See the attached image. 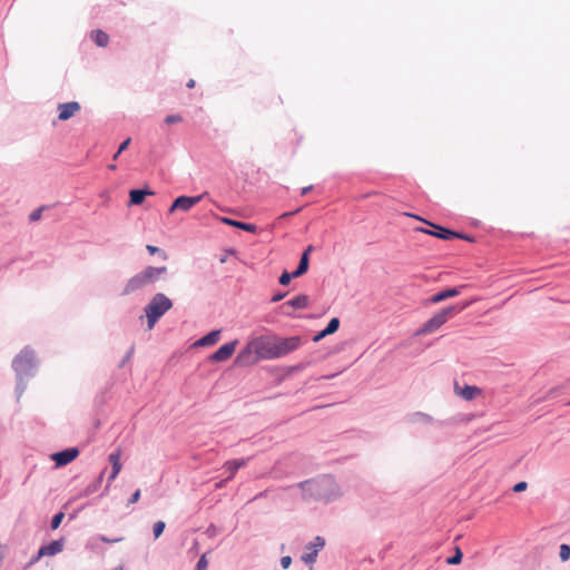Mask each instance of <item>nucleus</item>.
<instances>
[{"instance_id":"8fccbe9b","label":"nucleus","mask_w":570,"mask_h":570,"mask_svg":"<svg viewBox=\"0 0 570 570\" xmlns=\"http://www.w3.org/2000/svg\"><path fill=\"white\" fill-rule=\"evenodd\" d=\"M313 189V186L309 185V186H306L304 188H302V195H306L307 193H309L311 190Z\"/></svg>"},{"instance_id":"4d7b16f0","label":"nucleus","mask_w":570,"mask_h":570,"mask_svg":"<svg viewBox=\"0 0 570 570\" xmlns=\"http://www.w3.org/2000/svg\"><path fill=\"white\" fill-rule=\"evenodd\" d=\"M214 361H223L224 358H220V357H217V358H213Z\"/></svg>"},{"instance_id":"2eb2a0df","label":"nucleus","mask_w":570,"mask_h":570,"mask_svg":"<svg viewBox=\"0 0 570 570\" xmlns=\"http://www.w3.org/2000/svg\"><path fill=\"white\" fill-rule=\"evenodd\" d=\"M65 539L60 538L58 540H53L48 544H43L40 547V556H56L63 550Z\"/></svg>"},{"instance_id":"2f4dec72","label":"nucleus","mask_w":570,"mask_h":570,"mask_svg":"<svg viewBox=\"0 0 570 570\" xmlns=\"http://www.w3.org/2000/svg\"><path fill=\"white\" fill-rule=\"evenodd\" d=\"M165 528H166V524H165V522H164V521H157V522H155V523H154V527H153L154 538H155V539H158V538L163 534V532H164Z\"/></svg>"},{"instance_id":"ea45409f","label":"nucleus","mask_w":570,"mask_h":570,"mask_svg":"<svg viewBox=\"0 0 570 570\" xmlns=\"http://www.w3.org/2000/svg\"><path fill=\"white\" fill-rule=\"evenodd\" d=\"M43 556H40V549L38 550L37 554H35L30 561L28 562L27 567H31L35 563H37Z\"/></svg>"},{"instance_id":"473e14b6","label":"nucleus","mask_w":570,"mask_h":570,"mask_svg":"<svg viewBox=\"0 0 570 570\" xmlns=\"http://www.w3.org/2000/svg\"><path fill=\"white\" fill-rule=\"evenodd\" d=\"M559 557L562 562L568 561L570 559V546L569 544L562 543L560 546Z\"/></svg>"},{"instance_id":"a18cd8bd","label":"nucleus","mask_w":570,"mask_h":570,"mask_svg":"<svg viewBox=\"0 0 570 570\" xmlns=\"http://www.w3.org/2000/svg\"><path fill=\"white\" fill-rule=\"evenodd\" d=\"M116 478H117V475H114L112 473H110V474L108 475V479H107L108 483H107V487H106L105 491H107V490L109 489L110 483H111Z\"/></svg>"},{"instance_id":"a19ab883","label":"nucleus","mask_w":570,"mask_h":570,"mask_svg":"<svg viewBox=\"0 0 570 570\" xmlns=\"http://www.w3.org/2000/svg\"><path fill=\"white\" fill-rule=\"evenodd\" d=\"M130 144V138H127L125 141H122L118 148V154H121L124 150L128 148Z\"/></svg>"},{"instance_id":"6e6552de","label":"nucleus","mask_w":570,"mask_h":570,"mask_svg":"<svg viewBox=\"0 0 570 570\" xmlns=\"http://www.w3.org/2000/svg\"><path fill=\"white\" fill-rule=\"evenodd\" d=\"M405 215L410 216V217H413V218H415L417 220L424 222L425 224H428V225L432 226L433 228L438 229V232H433V230H429V229H424V228H417L416 230H419V232H422V233H425V234H429V235H433V236H435L438 238H441V239L465 238L463 235H461L459 233H455L453 230H450V229L436 226V225H434V224H432L430 222L424 220L420 216H416V215H413V214H405Z\"/></svg>"},{"instance_id":"a211bd4d","label":"nucleus","mask_w":570,"mask_h":570,"mask_svg":"<svg viewBox=\"0 0 570 570\" xmlns=\"http://www.w3.org/2000/svg\"><path fill=\"white\" fill-rule=\"evenodd\" d=\"M248 461H249V459H235V460L227 461L224 465L226 468V470L229 472L227 480H232L234 478V475L236 474V472L240 468L245 466Z\"/></svg>"},{"instance_id":"680f3d73","label":"nucleus","mask_w":570,"mask_h":570,"mask_svg":"<svg viewBox=\"0 0 570 570\" xmlns=\"http://www.w3.org/2000/svg\"><path fill=\"white\" fill-rule=\"evenodd\" d=\"M308 570H315L314 568H309Z\"/></svg>"},{"instance_id":"bb28decb","label":"nucleus","mask_w":570,"mask_h":570,"mask_svg":"<svg viewBox=\"0 0 570 570\" xmlns=\"http://www.w3.org/2000/svg\"><path fill=\"white\" fill-rule=\"evenodd\" d=\"M91 39L99 47H106L109 42V36L100 29L94 30L91 32Z\"/></svg>"},{"instance_id":"09e8293b","label":"nucleus","mask_w":570,"mask_h":570,"mask_svg":"<svg viewBox=\"0 0 570 570\" xmlns=\"http://www.w3.org/2000/svg\"><path fill=\"white\" fill-rule=\"evenodd\" d=\"M284 296H285L284 294H277L272 297V302H274V303L278 302V301L283 299Z\"/></svg>"},{"instance_id":"49530a36","label":"nucleus","mask_w":570,"mask_h":570,"mask_svg":"<svg viewBox=\"0 0 570 570\" xmlns=\"http://www.w3.org/2000/svg\"><path fill=\"white\" fill-rule=\"evenodd\" d=\"M235 360H236V362H235V363H236L237 365H247V364H249L248 362H246L248 358H240V357H237V358H235Z\"/></svg>"},{"instance_id":"f3484780","label":"nucleus","mask_w":570,"mask_h":570,"mask_svg":"<svg viewBox=\"0 0 570 570\" xmlns=\"http://www.w3.org/2000/svg\"><path fill=\"white\" fill-rule=\"evenodd\" d=\"M105 475V470L100 472V474L91 482L89 483L79 494L80 498H86L99 490L101 487L102 480Z\"/></svg>"},{"instance_id":"0eeeda50","label":"nucleus","mask_w":570,"mask_h":570,"mask_svg":"<svg viewBox=\"0 0 570 570\" xmlns=\"http://www.w3.org/2000/svg\"><path fill=\"white\" fill-rule=\"evenodd\" d=\"M273 356H281L295 352L302 344L299 336L281 337L271 334Z\"/></svg>"},{"instance_id":"052dcab7","label":"nucleus","mask_w":570,"mask_h":570,"mask_svg":"<svg viewBox=\"0 0 570 570\" xmlns=\"http://www.w3.org/2000/svg\"><path fill=\"white\" fill-rule=\"evenodd\" d=\"M208 531L214 532V528H213V527H209V528H208Z\"/></svg>"},{"instance_id":"39448f33","label":"nucleus","mask_w":570,"mask_h":570,"mask_svg":"<svg viewBox=\"0 0 570 570\" xmlns=\"http://www.w3.org/2000/svg\"><path fill=\"white\" fill-rule=\"evenodd\" d=\"M173 301L164 293L155 294L144 311L147 317L148 328L153 330L156 323L173 307Z\"/></svg>"},{"instance_id":"a878e982","label":"nucleus","mask_w":570,"mask_h":570,"mask_svg":"<svg viewBox=\"0 0 570 570\" xmlns=\"http://www.w3.org/2000/svg\"><path fill=\"white\" fill-rule=\"evenodd\" d=\"M308 296L305 294H299L294 298L289 299L285 303V305L292 306L295 309H303L308 305Z\"/></svg>"},{"instance_id":"393cba45","label":"nucleus","mask_w":570,"mask_h":570,"mask_svg":"<svg viewBox=\"0 0 570 570\" xmlns=\"http://www.w3.org/2000/svg\"><path fill=\"white\" fill-rule=\"evenodd\" d=\"M338 326H340V320H338L337 317L332 318V320L328 322L327 326H326L323 331H321V332H320V333L314 337V340H315V341H318V340H321V338L325 337L326 335H330V334L335 333V332L337 331Z\"/></svg>"},{"instance_id":"de8ad7c7","label":"nucleus","mask_w":570,"mask_h":570,"mask_svg":"<svg viewBox=\"0 0 570 570\" xmlns=\"http://www.w3.org/2000/svg\"><path fill=\"white\" fill-rule=\"evenodd\" d=\"M228 481H229V480H227V478H226V479H224V480H220L219 482H217V483H216V488H217V489L223 488V487H224Z\"/></svg>"},{"instance_id":"423d86ee","label":"nucleus","mask_w":570,"mask_h":570,"mask_svg":"<svg viewBox=\"0 0 570 570\" xmlns=\"http://www.w3.org/2000/svg\"><path fill=\"white\" fill-rule=\"evenodd\" d=\"M271 334L252 337L239 356H273Z\"/></svg>"},{"instance_id":"c03bdc74","label":"nucleus","mask_w":570,"mask_h":570,"mask_svg":"<svg viewBox=\"0 0 570 570\" xmlns=\"http://www.w3.org/2000/svg\"><path fill=\"white\" fill-rule=\"evenodd\" d=\"M299 210H301V209L298 208V209H296V210H294V212L284 213V214H282L278 218L281 219V218H287V217H291V216L295 215L296 213H298Z\"/></svg>"},{"instance_id":"7c9ffc66","label":"nucleus","mask_w":570,"mask_h":570,"mask_svg":"<svg viewBox=\"0 0 570 570\" xmlns=\"http://www.w3.org/2000/svg\"><path fill=\"white\" fill-rule=\"evenodd\" d=\"M63 518H65V513H63V512H61V511H60V512L56 513V514L52 517V519H51L50 528H51L52 530L58 529V528L60 527V524H61V522H62Z\"/></svg>"},{"instance_id":"6ab92c4d","label":"nucleus","mask_w":570,"mask_h":570,"mask_svg":"<svg viewBox=\"0 0 570 570\" xmlns=\"http://www.w3.org/2000/svg\"><path fill=\"white\" fill-rule=\"evenodd\" d=\"M311 250H312V246H308L306 248V250L302 254L299 264H298L297 268L293 272V277H299L307 272L308 263H309L308 254Z\"/></svg>"},{"instance_id":"412c9836","label":"nucleus","mask_w":570,"mask_h":570,"mask_svg":"<svg viewBox=\"0 0 570 570\" xmlns=\"http://www.w3.org/2000/svg\"><path fill=\"white\" fill-rule=\"evenodd\" d=\"M151 195H154V191H151L150 189H146V190L132 189L129 193L130 204L131 205H140L144 202L146 196H151Z\"/></svg>"},{"instance_id":"bf43d9fd","label":"nucleus","mask_w":570,"mask_h":570,"mask_svg":"<svg viewBox=\"0 0 570 570\" xmlns=\"http://www.w3.org/2000/svg\"><path fill=\"white\" fill-rule=\"evenodd\" d=\"M208 531L214 532V528H213V527H209V528H208Z\"/></svg>"},{"instance_id":"aec40b11","label":"nucleus","mask_w":570,"mask_h":570,"mask_svg":"<svg viewBox=\"0 0 570 570\" xmlns=\"http://www.w3.org/2000/svg\"><path fill=\"white\" fill-rule=\"evenodd\" d=\"M220 222L226 225L234 226V227H237L239 229H243V230H246L249 233H256V230H257V227L254 224L243 223V222L234 220V219H230L227 217H222Z\"/></svg>"},{"instance_id":"7ed1b4c3","label":"nucleus","mask_w":570,"mask_h":570,"mask_svg":"<svg viewBox=\"0 0 570 570\" xmlns=\"http://www.w3.org/2000/svg\"><path fill=\"white\" fill-rule=\"evenodd\" d=\"M470 303H465L462 306H449L434 313L421 327L416 331V335H429L439 331L450 318L463 311L469 306Z\"/></svg>"},{"instance_id":"20e7f679","label":"nucleus","mask_w":570,"mask_h":570,"mask_svg":"<svg viewBox=\"0 0 570 570\" xmlns=\"http://www.w3.org/2000/svg\"><path fill=\"white\" fill-rule=\"evenodd\" d=\"M38 363L36 358H13L12 368L16 372V396L19 400L27 389V382L33 377L37 372Z\"/></svg>"},{"instance_id":"5fc2aeb1","label":"nucleus","mask_w":570,"mask_h":570,"mask_svg":"<svg viewBox=\"0 0 570 570\" xmlns=\"http://www.w3.org/2000/svg\"><path fill=\"white\" fill-rule=\"evenodd\" d=\"M120 154L118 151L114 155V159L116 160Z\"/></svg>"},{"instance_id":"0e129e2a","label":"nucleus","mask_w":570,"mask_h":570,"mask_svg":"<svg viewBox=\"0 0 570 570\" xmlns=\"http://www.w3.org/2000/svg\"><path fill=\"white\" fill-rule=\"evenodd\" d=\"M569 404H570V401H569Z\"/></svg>"},{"instance_id":"5701e85b","label":"nucleus","mask_w":570,"mask_h":570,"mask_svg":"<svg viewBox=\"0 0 570 570\" xmlns=\"http://www.w3.org/2000/svg\"><path fill=\"white\" fill-rule=\"evenodd\" d=\"M120 456H121V452L119 449L114 451L112 453H110L108 456V460L111 464L110 473H112L114 475H118L119 472L121 471L122 465L120 462Z\"/></svg>"},{"instance_id":"dca6fc26","label":"nucleus","mask_w":570,"mask_h":570,"mask_svg":"<svg viewBox=\"0 0 570 570\" xmlns=\"http://www.w3.org/2000/svg\"><path fill=\"white\" fill-rule=\"evenodd\" d=\"M219 337H220V331L219 330L212 331L210 333H208L204 337H202L198 341H196L195 343H193V345L190 347L195 348V347H199V346H212V345H215L219 341Z\"/></svg>"},{"instance_id":"c9c22d12","label":"nucleus","mask_w":570,"mask_h":570,"mask_svg":"<svg viewBox=\"0 0 570 570\" xmlns=\"http://www.w3.org/2000/svg\"><path fill=\"white\" fill-rule=\"evenodd\" d=\"M292 278H293V273L289 274L288 272L285 271L282 273V275L279 277V284L284 285V286L288 285Z\"/></svg>"},{"instance_id":"f03ea898","label":"nucleus","mask_w":570,"mask_h":570,"mask_svg":"<svg viewBox=\"0 0 570 570\" xmlns=\"http://www.w3.org/2000/svg\"><path fill=\"white\" fill-rule=\"evenodd\" d=\"M167 273L166 266H147L141 272L130 277L122 289V295H130L145 287L155 284L163 274Z\"/></svg>"},{"instance_id":"4be33fe9","label":"nucleus","mask_w":570,"mask_h":570,"mask_svg":"<svg viewBox=\"0 0 570 570\" xmlns=\"http://www.w3.org/2000/svg\"><path fill=\"white\" fill-rule=\"evenodd\" d=\"M120 456H121V452L119 449L114 451L112 453H110L108 456V460L111 464L110 473H112L114 475H118L119 472L121 471L122 465L120 462Z\"/></svg>"},{"instance_id":"cd10ccee","label":"nucleus","mask_w":570,"mask_h":570,"mask_svg":"<svg viewBox=\"0 0 570 570\" xmlns=\"http://www.w3.org/2000/svg\"><path fill=\"white\" fill-rule=\"evenodd\" d=\"M122 540H124L122 537L110 539V538H108V537H106L104 534H98V535H95L94 538L90 539V541L88 542V546L89 544H94L97 541L105 542V543H117V542H120Z\"/></svg>"},{"instance_id":"79ce46f5","label":"nucleus","mask_w":570,"mask_h":570,"mask_svg":"<svg viewBox=\"0 0 570 570\" xmlns=\"http://www.w3.org/2000/svg\"><path fill=\"white\" fill-rule=\"evenodd\" d=\"M146 249L148 250V253L150 255H154V254H157V253H160V249L156 246H153V245H147L146 246Z\"/></svg>"},{"instance_id":"b1692460","label":"nucleus","mask_w":570,"mask_h":570,"mask_svg":"<svg viewBox=\"0 0 570 570\" xmlns=\"http://www.w3.org/2000/svg\"><path fill=\"white\" fill-rule=\"evenodd\" d=\"M237 345V340L228 342L222 345L212 356H230L233 353H235Z\"/></svg>"},{"instance_id":"58836bf2","label":"nucleus","mask_w":570,"mask_h":570,"mask_svg":"<svg viewBox=\"0 0 570 570\" xmlns=\"http://www.w3.org/2000/svg\"><path fill=\"white\" fill-rule=\"evenodd\" d=\"M292 563V558L289 556H285L281 559V566L283 569L289 568Z\"/></svg>"},{"instance_id":"e2e57ef3","label":"nucleus","mask_w":570,"mask_h":570,"mask_svg":"<svg viewBox=\"0 0 570 570\" xmlns=\"http://www.w3.org/2000/svg\"><path fill=\"white\" fill-rule=\"evenodd\" d=\"M115 570H121V568H117V569H115Z\"/></svg>"},{"instance_id":"9d476101","label":"nucleus","mask_w":570,"mask_h":570,"mask_svg":"<svg viewBox=\"0 0 570 570\" xmlns=\"http://www.w3.org/2000/svg\"><path fill=\"white\" fill-rule=\"evenodd\" d=\"M204 195L199 196H179L177 197L171 206L169 207V213H174L175 210H183L188 212L195 205H197Z\"/></svg>"},{"instance_id":"72a5a7b5","label":"nucleus","mask_w":570,"mask_h":570,"mask_svg":"<svg viewBox=\"0 0 570 570\" xmlns=\"http://www.w3.org/2000/svg\"><path fill=\"white\" fill-rule=\"evenodd\" d=\"M207 566H208V561L206 559V554H203L197 563H196V568L194 570H207Z\"/></svg>"},{"instance_id":"4468645a","label":"nucleus","mask_w":570,"mask_h":570,"mask_svg":"<svg viewBox=\"0 0 570 570\" xmlns=\"http://www.w3.org/2000/svg\"><path fill=\"white\" fill-rule=\"evenodd\" d=\"M464 286H459V287H453V288H446L444 291H441L434 295H432L430 298H429V302L432 303V304H439L448 298H451V297H455L458 296L460 293H461V289L463 288Z\"/></svg>"},{"instance_id":"c756f323","label":"nucleus","mask_w":570,"mask_h":570,"mask_svg":"<svg viewBox=\"0 0 570 570\" xmlns=\"http://www.w3.org/2000/svg\"><path fill=\"white\" fill-rule=\"evenodd\" d=\"M462 558H463V553H462L461 549L459 547H455L454 554L446 559V563L451 564V566L459 564V563H461Z\"/></svg>"},{"instance_id":"f8f14e48","label":"nucleus","mask_w":570,"mask_h":570,"mask_svg":"<svg viewBox=\"0 0 570 570\" xmlns=\"http://www.w3.org/2000/svg\"><path fill=\"white\" fill-rule=\"evenodd\" d=\"M454 393L461 396L465 401L474 400L479 394H481V389L474 385L465 384L463 387L460 385L459 381H454Z\"/></svg>"},{"instance_id":"6e6d98bb","label":"nucleus","mask_w":570,"mask_h":570,"mask_svg":"<svg viewBox=\"0 0 570 570\" xmlns=\"http://www.w3.org/2000/svg\"><path fill=\"white\" fill-rule=\"evenodd\" d=\"M281 550L285 551V544L284 543L281 546Z\"/></svg>"},{"instance_id":"c85d7f7f","label":"nucleus","mask_w":570,"mask_h":570,"mask_svg":"<svg viewBox=\"0 0 570 570\" xmlns=\"http://www.w3.org/2000/svg\"><path fill=\"white\" fill-rule=\"evenodd\" d=\"M411 421L412 422H422V423H425V424H429V423H433L434 420L431 415L429 414H425L423 412H415L411 415Z\"/></svg>"},{"instance_id":"9b49d317","label":"nucleus","mask_w":570,"mask_h":570,"mask_svg":"<svg viewBox=\"0 0 570 570\" xmlns=\"http://www.w3.org/2000/svg\"><path fill=\"white\" fill-rule=\"evenodd\" d=\"M79 455L77 448H67L52 454V460L57 466H65L72 462Z\"/></svg>"},{"instance_id":"1a4fd4ad","label":"nucleus","mask_w":570,"mask_h":570,"mask_svg":"<svg viewBox=\"0 0 570 570\" xmlns=\"http://www.w3.org/2000/svg\"><path fill=\"white\" fill-rule=\"evenodd\" d=\"M325 547V539L321 535H316L314 538V541L306 544V550H308L307 553H304L302 556V561L311 564L316 561L318 552Z\"/></svg>"},{"instance_id":"f257e3e1","label":"nucleus","mask_w":570,"mask_h":570,"mask_svg":"<svg viewBox=\"0 0 570 570\" xmlns=\"http://www.w3.org/2000/svg\"><path fill=\"white\" fill-rule=\"evenodd\" d=\"M304 499L331 502L340 497L338 485L331 475H322L298 483Z\"/></svg>"},{"instance_id":"ddd939ff","label":"nucleus","mask_w":570,"mask_h":570,"mask_svg":"<svg viewBox=\"0 0 570 570\" xmlns=\"http://www.w3.org/2000/svg\"><path fill=\"white\" fill-rule=\"evenodd\" d=\"M79 110H80V105L77 101L60 104L58 106V111H59L58 118H59V120H62V121L68 120L71 117H73Z\"/></svg>"},{"instance_id":"e433bc0d","label":"nucleus","mask_w":570,"mask_h":570,"mask_svg":"<svg viewBox=\"0 0 570 570\" xmlns=\"http://www.w3.org/2000/svg\"><path fill=\"white\" fill-rule=\"evenodd\" d=\"M527 488H528V483L525 481H520L513 485L512 490L514 492H523L527 490Z\"/></svg>"},{"instance_id":"3c124183","label":"nucleus","mask_w":570,"mask_h":570,"mask_svg":"<svg viewBox=\"0 0 570 570\" xmlns=\"http://www.w3.org/2000/svg\"><path fill=\"white\" fill-rule=\"evenodd\" d=\"M187 87H188V88H194V87H195V80H194V79H190V80L187 82Z\"/></svg>"},{"instance_id":"13d9d810","label":"nucleus","mask_w":570,"mask_h":570,"mask_svg":"<svg viewBox=\"0 0 570 570\" xmlns=\"http://www.w3.org/2000/svg\"><path fill=\"white\" fill-rule=\"evenodd\" d=\"M126 360H127V358H124V361L120 363V366H124V365H125V361H126Z\"/></svg>"},{"instance_id":"4c0bfd02","label":"nucleus","mask_w":570,"mask_h":570,"mask_svg":"<svg viewBox=\"0 0 570 570\" xmlns=\"http://www.w3.org/2000/svg\"><path fill=\"white\" fill-rule=\"evenodd\" d=\"M140 499V490H136L128 500V504H134Z\"/></svg>"},{"instance_id":"f704fd0d","label":"nucleus","mask_w":570,"mask_h":570,"mask_svg":"<svg viewBox=\"0 0 570 570\" xmlns=\"http://www.w3.org/2000/svg\"><path fill=\"white\" fill-rule=\"evenodd\" d=\"M183 121V117L180 115H169L165 118V122L167 125H174Z\"/></svg>"},{"instance_id":"603ef678","label":"nucleus","mask_w":570,"mask_h":570,"mask_svg":"<svg viewBox=\"0 0 570 570\" xmlns=\"http://www.w3.org/2000/svg\"><path fill=\"white\" fill-rule=\"evenodd\" d=\"M108 168L111 169V170H115L116 169V165H109Z\"/></svg>"},{"instance_id":"864d4df0","label":"nucleus","mask_w":570,"mask_h":570,"mask_svg":"<svg viewBox=\"0 0 570 570\" xmlns=\"http://www.w3.org/2000/svg\"><path fill=\"white\" fill-rule=\"evenodd\" d=\"M23 353H24V355H23V356H28V355H29V353H31V351L26 350Z\"/></svg>"},{"instance_id":"37998d69","label":"nucleus","mask_w":570,"mask_h":570,"mask_svg":"<svg viewBox=\"0 0 570 570\" xmlns=\"http://www.w3.org/2000/svg\"><path fill=\"white\" fill-rule=\"evenodd\" d=\"M40 217H41V212L35 210L30 215V220L36 222V220L40 219Z\"/></svg>"}]
</instances>
